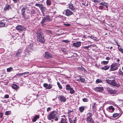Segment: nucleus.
Wrapping results in <instances>:
<instances>
[{
	"label": "nucleus",
	"mask_w": 123,
	"mask_h": 123,
	"mask_svg": "<svg viewBox=\"0 0 123 123\" xmlns=\"http://www.w3.org/2000/svg\"><path fill=\"white\" fill-rule=\"evenodd\" d=\"M87 118L86 121L87 123H95L92 117V114L90 112H89L86 114Z\"/></svg>",
	"instance_id": "7ed1b4c3"
},
{
	"label": "nucleus",
	"mask_w": 123,
	"mask_h": 123,
	"mask_svg": "<svg viewBox=\"0 0 123 123\" xmlns=\"http://www.w3.org/2000/svg\"><path fill=\"white\" fill-rule=\"evenodd\" d=\"M12 87L14 89L17 90L18 89V86L15 84H13L12 85Z\"/></svg>",
	"instance_id": "393cba45"
},
{
	"label": "nucleus",
	"mask_w": 123,
	"mask_h": 123,
	"mask_svg": "<svg viewBox=\"0 0 123 123\" xmlns=\"http://www.w3.org/2000/svg\"><path fill=\"white\" fill-rule=\"evenodd\" d=\"M119 115V113H115L113 114V117L114 118H115L117 117Z\"/></svg>",
	"instance_id": "c85d7f7f"
},
{
	"label": "nucleus",
	"mask_w": 123,
	"mask_h": 123,
	"mask_svg": "<svg viewBox=\"0 0 123 123\" xmlns=\"http://www.w3.org/2000/svg\"><path fill=\"white\" fill-rule=\"evenodd\" d=\"M96 37H92V39H93L94 40H95L96 39Z\"/></svg>",
	"instance_id": "e2e57ef3"
},
{
	"label": "nucleus",
	"mask_w": 123,
	"mask_h": 123,
	"mask_svg": "<svg viewBox=\"0 0 123 123\" xmlns=\"http://www.w3.org/2000/svg\"><path fill=\"white\" fill-rule=\"evenodd\" d=\"M3 116V114L2 113H0V118H2Z\"/></svg>",
	"instance_id": "13d9d810"
},
{
	"label": "nucleus",
	"mask_w": 123,
	"mask_h": 123,
	"mask_svg": "<svg viewBox=\"0 0 123 123\" xmlns=\"http://www.w3.org/2000/svg\"><path fill=\"white\" fill-rule=\"evenodd\" d=\"M108 3H105V2H103V5L105 6L106 8H108V6L107 5Z\"/></svg>",
	"instance_id": "c03bdc74"
},
{
	"label": "nucleus",
	"mask_w": 123,
	"mask_h": 123,
	"mask_svg": "<svg viewBox=\"0 0 123 123\" xmlns=\"http://www.w3.org/2000/svg\"><path fill=\"white\" fill-rule=\"evenodd\" d=\"M47 21V20L45 18H44L41 23V24H44Z\"/></svg>",
	"instance_id": "2f4dec72"
},
{
	"label": "nucleus",
	"mask_w": 123,
	"mask_h": 123,
	"mask_svg": "<svg viewBox=\"0 0 123 123\" xmlns=\"http://www.w3.org/2000/svg\"><path fill=\"white\" fill-rule=\"evenodd\" d=\"M97 110L96 103H94L93 105H92V110L93 112H96V111Z\"/></svg>",
	"instance_id": "dca6fc26"
},
{
	"label": "nucleus",
	"mask_w": 123,
	"mask_h": 123,
	"mask_svg": "<svg viewBox=\"0 0 123 123\" xmlns=\"http://www.w3.org/2000/svg\"><path fill=\"white\" fill-rule=\"evenodd\" d=\"M64 25L66 26H70V24H64Z\"/></svg>",
	"instance_id": "6e6d98bb"
},
{
	"label": "nucleus",
	"mask_w": 123,
	"mask_h": 123,
	"mask_svg": "<svg viewBox=\"0 0 123 123\" xmlns=\"http://www.w3.org/2000/svg\"><path fill=\"white\" fill-rule=\"evenodd\" d=\"M51 108L50 107H48L47 109V112H49V111L51 110Z\"/></svg>",
	"instance_id": "3c124183"
},
{
	"label": "nucleus",
	"mask_w": 123,
	"mask_h": 123,
	"mask_svg": "<svg viewBox=\"0 0 123 123\" xmlns=\"http://www.w3.org/2000/svg\"><path fill=\"white\" fill-rule=\"evenodd\" d=\"M110 68L109 66L107 65L105 66L104 67H102V69L105 70H106Z\"/></svg>",
	"instance_id": "5701e85b"
},
{
	"label": "nucleus",
	"mask_w": 123,
	"mask_h": 123,
	"mask_svg": "<svg viewBox=\"0 0 123 123\" xmlns=\"http://www.w3.org/2000/svg\"><path fill=\"white\" fill-rule=\"evenodd\" d=\"M119 75L121 76L123 75V72L121 70L119 71L118 72Z\"/></svg>",
	"instance_id": "4c0bfd02"
},
{
	"label": "nucleus",
	"mask_w": 123,
	"mask_h": 123,
	"mask_svg": "<svg viewBox=\"0 0 123 123\" xmlns=\"http://www.w3.org/2000/svg\"><path fill=\"white\" fill-rule=\"evenodd\" d=\"M73 109H70V110H68V114L70 113L71 112H73Z\"/></svg>",
	"instance_id": "09e8293b"
},
{
	"label": "nucleus",
	"mask_w": 123,
	"mask_h": 123,
	"mask_svg": "<svg viewBox=\"0 0 123 123\" xmlns=\"http://www.w3.org/2000/svg\"><path fill=\"white\" fill-rule=\"evenodd\" d=\"M57 85L59 87V88L60 89H62V86L60 85V84L58 82H57Z\"/></svg>",
	"instance_id": "79ce46f5"
},
{
	"label": "nucleus",
	"mask_w": 123,
	"mask_h": 123,
	"mask_svg": "<svg viewBox=\"0 0 123 123\" xmlns=\"http://www.w3.org/2000/svg\"><path fill=\"white\" fill-rule=\"evenodd\" d=\"M69 8L71 10H72L73 11H74V10H75L73 4H71V5H69Z\"/></svg>",
	"instance_id": "bb28decb"
},
{
	"label": "nucleus",
	"mask_w": 123,
	"mask_h": 123,
	"mask_svg": "<svg viewBox=\"0 0 123 123\" xmlns=\"http://www.w3.org/2000/svg\"><path fill=\"white\" fill-rule=\"evenodd\" d=\"M66 89L67 90H69L70 89L72 88L70 87V85H68L66 86Z\"/></svg>",
	"instance_id": "f704fd0d"
},
{
	"label": "nucleus",
	"mask_w": 123,
	"mask_h": 123,
	"mask_svg": "<svg viewBox=\"0 0 123 123\" xmlns=\"http://www.w3.org/2000/svg\"><path fill=\"white\" fill-rule=\"evenodd\" d=\"M77 118L75 117L74 118V119H73V118H69V122L70 123H76V119Z\"/></svg>",
	"instance_id": "9b49d317"
},
{
	"label": "nucleus",
	"mask_w": 123,
	"mask_h": 123,
	"mask_svg": "<svg viewBox=\"0 0 123 123\" xmlns=\"http://www.w3.org/2000/svg\"><path fill=\"white\" fill-rule=\"evenodd\" d=\"M122 53H123V49L122 48H120L118 49Z\"/></svg>",
	"instance_id": "a18cd8bd"
},
{
	"label": "nucleus",
	"mask_w": 123,
	"mask_h": 123,
	"mask_svg": "<svg viewBox=\"0 0 123 123\" xmlns=\"http://www.w3.org/2000/svg\"><path fill=\"white\" fill-rule=\"evenodd\" d=\"M4 97L6 98H8L9 97V96L8 94L4 96Z\"/></svg>",
	"instance_id": "603ef678"
},
{
	"label": "nucleus",
	"mask_w": 123,
	"mask_h": 123,
	"mask_svg": "<svg viewBox=\"0 0 123 123\" xmlns=\"http://www.w3.org/2000/svg\"><path fill=\"white\" fill-rule=\"evenodd\" d=\"M12 0L14 2V3H16L17 2V0Z\"/></svg>",
	"instance_id": "680f3d73"
},
{
	"label": "nucleus",
	"mask_w": 123,
	"mask_h": 123,
	"mask_svg": "<svg viewBox=\"0 0 123 123\" xmlns=\"http://www.w3.org/2000/svg\"><path fill=\"white\" fill-rule=\"evenodd\" d=\"M18 76H19L20 75L21 76H22L23 75V74H22V73H20L18 74Z\"/></svg>",
	"instance_id": "bf43d9fd"
},
{
	"label": "nucleus",
	"mask_w": 123,
	"mask_h": 123,
	"mask_svg": "<svg viewBox=\"0 0 123 123\" xmlns=\"http://www.w3.org/2000/svg\"><path fill=\"white\" fill-rule=\"evenodd\" d=\"M37 41L42 43H45V40L43 36L42 33L39 31H37L36 34Z\"/></svg>",
	"instance_id": "f03ea898"
},
{
	"label": "nucleus",
	"mask_w": 123,
	"mask_h": 123,
	"mask_svg": "<svg viewBox=\"0 0 123 123\" xmlns=\"http://www.w3.org/2000/svg\"><path fill=\"white\" fill-rule=\"evenodd\" d=\"M6 20H2L0 21V27H4L5 26Z\"/></svg>",
	"instance_id": "9d476101"
},
{
	"label": "nucleus",
	"mask_w": 123,
	"mask_h": 123,
	"mask_svg": "<svg viewBox=\"0 0 123 123\" xmlns=\"http://www.w3.org/2000/svg\"><path fill=\"white\" fill-rule=\"evenodd\" d=\"M29 73L28 72H26L24 73H22V74H28Z\"/></svg>",
	"instance_id": "864d4df0"
},
{
	"label": "nucleus",
	"mask_w": 123,
	"mask_h": 123,
	"mask_svg": "<svg viewBox=\"0 0 123 123\" xmlns=\"http://www.w3.org/2000/svg\"><path fill=\"white\" fill-rule=\"evenodd\" d=\"M100 0H94V1L95 3H98L100 2Z\"/></svg>",
	"instance_id": "de8ad7c7"
},
{
	"label": "nucleus",
	"mask_w": 123,
	"mask_h": 123,
	"mask_svg": "<svg viewBox=\"0 0 123 123\" xmlns=\"http://www.w3.org/2000/svg\"><path fill=\"white\" fill-rule=\"evenodd\" d=\"M81 43L80 42L75 43H73V45L76 47H79L81 45Z\"/></svg>",
	"instance_id": "2eb2a0df"
},
{
	"label": "nucleus",
	"mask_w": 123,
	"mask_h": 123,
	"mask_svg": "<svg viewBox=\"0 0 123 123\" xmlns=\"http://www.w3.org/2000/svg\"><path fill=\"white\" fill-rule=\"evenodd\" d=\"M52 57V56L50 54L47 52L45 53V57L46 58H49Z\"/></svg>",
	"instance_id": "6ab92c4d"
},
{
	"label": "nucleus",
	"mask_w": 123,
	"mask_h": 123,
	"mask_svg": "<svg viewBox=\"0 0 123 123\" xmlns=\"http://www.w3.org/2000/svg\"><path fill=\"white\" fill-rule=\"evenodd\" d=\"M39 116L38 115H37L35 116L32 119V121L33 122H35L37 119L39 117Z\"/></svg>",
	"instance_id": "a211bd4d"
},
{
	"label": "nucleus",
	"mask_w": 123,
	"mask_h": 123,
	"mask_svg": "<svg viewBox=\"0 0 123 123\" xmlns=\"http://www.w3.org/2000/svg\"><path fill=\"white\" fill-rule=\"evenodd\" d=\"M32 45V44H30L29 45H28V46L27 47L28 48V50L30 51V49L32 48L31 47Z\"/></svg>",
	"instance_id": "c9c22d12"
},
{
	"label": "nucleus",
	"mask_w": 123,
	"mask_h": 123,
	"mask_svg": "<svg viewBox=\"0 0 123 123\" xmlns=\"http://www.w3.org/2000/svg\"><path fill=\"white\" fill-rule=\"evenodd\" d=\"M44 18H45L46 20H47V21H50V16L48 15H46V16Z\"/></svg>",
	"instance_id": "7c9ffc66"
},
{
	"label": "nucleus",
	"mask_w": 123,
	"mask_h": 123,
	"mask_svg": "<svg viewBox=\"0 0 123 123\" xmlns=\"http://www.w3.org/2000/svg\"><path fill=\"white\" fill-rule=\"evenodd\" d=\"M70 92L71 94H73L74 92V91L73 90L72 88H71L70 90Z\"/></svg>",
	"instance_id": "58836bf2"
},
{
	"label": "nucleus",
	"mask_w": 123,
	"mask_h": 123,
	"mask_svg": "<svg viewBox=\"0 0 123 123\" xmlns=\"http://www.w3.org/2000/svg\"><path fill=\"white\" fill-rule=\"evenodd\" d=\"M58 99L60 100H66V98L65 97L62 95H59L57 97Z\"/></svg>",
	"instance_id": "4be33fe9"
},
{
	"label": "nucleus",
	"mask_w": 123,
	"mask_h": 123,
	"mask_svg": "<svg viewBox=\"0 0 123 123\" xmlns=\"http://www.w3.org/2000/svg\"><path fill=\"white\" fill-rule=\"evenodd\" d=\"M25 101H26V100H24L23 101V100H22V102L21 103H22V104H23V105L26 104L24 102Z\"/></svg>",
	"instance_id": "4d7b16f0"
},
{
	"label": "nucleus",
	"mask_w": 123,
	"mask_h": 123,
	"mask_svg": "<svg viewBox=\"0 0 123 123\" xmlns=\"http://www.w3.org/2000/svg\"><path fill=\"white\" fill-rule=\"evenodd\" d=\"M107 82L109 83L112 86H120V84L119 83L117 84L115 81V79L113 80H111L109 79L106 80Z\"/></svg>",
	"instance_id": "20e7f679"
},
{
	"label": "nucleus",
	"mask_w": 123,
	"mask_h": 123,
	"mask_svg": "<svg viewBox=\"0 0 123 123\" xmlns=\"http://www.w3.org/2000/svg\"><path fill=\"white\" fill-rule=\"evenodd\" d=\"M62 41L63 42L65 43H67L68 42H69V41L68 40H62Z\"/></svg>",
	"instance_id": "49530a36"
},
{
	"label": "nucleus",
	"mask_w": 123,
	"mask_h": 123,
	"mask_svg": "<svg viewBox=\"0 0 123 123\" xmlns=\"http://www.w3.org/2000/svg\"><path fill=\"white\" fill-rule=\"evenodd\" d=\"M12 69H13L12 67H10L7 68V72H10Z\"/></svg>",
	"instance_id": "a19ab883"
},
{
	"label": "nucleus",
	"mask_w": 123,
	"mask_h": 123,
	"mask_svg": "<svg viewBox=\"0 0 123 123\" xmlns=\"http://www.w3.org/2000/svg\"><path fill=\"white\" fill-rule=\"evenodd\" d=\"M11 113V111H5V114L6 115L8 116L10 115Z\"/></svg>",
	"instance_id": "cd10ccee"
},
{
	"label": "nucleus",
	"mask_w": 123,
	"mask_h": 123,
	"mask_svg": "<svg viewBox=\"0 0 123 123\" xmlns=\"http://www.w3.org/2000/svg\"><path fill=\"white\" fill-rule=\"evenodd\" d=\"M99 8L100 9H102L103 8V6H100L99 7Z\"/></svg>",
	"instance_id": "5fc2aeb1"
},
{
	"label": "nucleus",
	"mask_w": 123,
	"mask_h": 123,
	"mask_svg": "<svg viewBox=\"0 0 123 123\" xmlns=\"http://www.w3.org/2000/svg\"><path fill=\"white\" fill-rule=\"evenodd\" d=\"M73 12L69 9H67L66 11L65 15L68 16H70L73 14Z\"/></svg>",
	"instance_id": "0eeeda50"
},
{
	"label": "nucleus",
	"mask_w": 123,
	"mask_h": 123,
	"mask_svg": "<svg viewBox=\"0 0 123 123\" xmlns=\"http://www.w3.org/2000/svg\"><path fill=\"white\" fill-rule=\"evenodd\" d=\"M95 90L97 92H101L103 90V87H97L95 88Z\"/></svg>",
	"instance_id": "f3484780"
},
{
	"label": "nucleus",
	"mask_w": 123,
	"mask_h": 123,
	"mask_svg": "<svg viewBox=\"0 0 123 123\" xmlns=\"http://www.w3.org/2000/svg\"><path fill=\"white\" fill-rule=\"evenodd\" d=\"M59 117L58 113L55 111L50 112L47 116V118L49 120H51L53 119L56 121H58Z\"/></svg>",
	"instance_id": "f257e3e1"
},
{
	"label": "nucleus",
	"mask_w": 123,
	"mask_h": 123,
	"mask_svg": "<svg viewBox=\"0 0 123 123\" xmlns=\"http://www.w3.org/2000/svg\"><path fill=\"white\" fill-rule=\"evenodd\" d=\"M35 6L39 7L41 10H43L45 8V7L43 6V5L42 4H40L37 3L36 4Z\"/></svg>",
	"instance_id": "f8f14e48"
},
{
	"label": "nucleus",
	"mask_w": 123,
	"mask_h": 123,
	"mask_svg": "<svg viewBox=\"0 0 123 123\" xmlns=\"http://www.w3.org/2000/svg\"><path fill=\"white\" fill-rule=\"evenodd\" d=\"M108 61H103L101 62V63H102L104 64H106L108 63Z\"/></svg>",
	"instance_id": "37998d69"
},
{
	"label": "nucleus",
	"mask_w": 123,
	"mask_h": 123,
	"mask_svg": "<svg viewBox=\"0 0 123 123\" xmlns=\"http://www.w3.org/2000/svg\"><path fill=\"white\" fill-rule=\"evenodd\" d=\"M43 86L45 87L46 89H49L52 88V86L51 85L49 84L48 85L47 83H44L43 84Z\"/></svg>",
	"instance_id": "6e6552de"
},
{
	"label": "nucleus",
	"mask_w": 123,
	"mask_h": 123,
	"mask_svg": "<svg viewBox=\"0 0 123 123\" xmlns=\"http://www.w3.org/2000/svg\"><path fill=\"white\" fill-rule=\"evenodd\" d=\"M117 62H119L120 61V60L119 59H118L117 60Z\"/></svg>",
	"instance_id": "69168bd1"
},
{
	"label": "nucleus",
	"mask_w": 123,
	"mask_h": 123,
	"mask_svg": "<svg viewBox=\"0 0 123 123\" xmlns=\"http://www.w3.org/2000/svg\"><path fill=\"white\" fill-rule=\"evenodd\" d=\"M77 80H80L81 82H84L85 81V80L83 78H80V79H77Z\"/></svg>",
	"instance_id": "e433bc0d"
},
{
	"label": "nucleus",
	"mask_w": 123,
	"mask_h": 123,
	"mask_svg": "<svg viewBox=\"0 0 123 123\" xmlns=\"http://www.w3.org/2000/svg\"><path fill=\"white\" fill-rule=\"evenodd\" d=\"M2 101L4 103H6V102H7L6 100H2Z\"/></svg>",
	"instance_id": "0e129e2a"
},
{
	"label": "nucleus",
	"mask_w": 123,
	"mask_h": 123,
	"mask_svg": "<svg viewBox=\"0 0 123 123\" xmlns=\"http://www.w3.org/2000/svg\"><path fill=\"white\" fill-rule=\"evenodd\" d=\"M28 14L29 13L27 12H26L25 13L21 14V16L24 19H27L29 17Z\"/></svg>",
	"instance_id": "1a4fd4ad"
},
{
	"label": "nucleus",
	"mask_w": 123,
	"mask_h": 123,
	"mask_svg": "<svg viewBox=\"0 0 123 123\" xmlns=\"http://www.w3.org/2000/svg\"><path fill=\"white\" fill-rule=\"evenodd\" d=\"M26 8V7L25 6L21 10V14L25 13L26 12H25V9Z\"/></svg>",
	"instance_id": "a878e982"
},
{
	"label": "nucleus",
	"mask_w": 123,
	"mask_h": 123,
	"mask_svg": "<svg viewBox=\"0 0 123 123\" xmlns=\"http://www.w3.org/2000/svg\"><path fill=\"white\" fill-rule=\"evenodd\" d=\"M46 4L47 5H50L51 4V0H47Z\"/></svg>",
	"instance_id": "c756f323"
},
{
	"label": "nucleus",
	"mask_w": 123,
	"mask_h": 123,
	"mask_svg": "<svg viewBox=\"0 0 123 123\" xmlns=\"http://www.w3.org/2000/svg\"><path fill=\"white\" fill-rule=\"evenodd\" d=\"M92 36H88V37H90L91 38H92Z\"/></svg>",
	"instance_id": "774afa93"
},
{
	"label": "nucleus",
	"mask_w": 123,
	"mask_h": 123,
	"mask_svg": "<svg viewBox=\"0 0 123 123\" xmlns=\"http://www.w3.org/2000/svg\"><path fill=\"white\" fill-rule=\"evenodd\" d=\"M100 5H103V2H102L100 3Z\"/></svg>",
	"instance_id": "338daca9"
},
{
	"label": "nucleus",
	"mask_w": 123,
	"mask_h": 123,
	"mask_svg": "<svg viewBox=\"0 0 123 123\" xmlns=\"http://www.w3.org/2000/svg\"><path fill=\"white\" fill-rule=\"evenodd\" d=\"M85 107L84 106H81L79 108V110L81 112H83L85 110Z\"/></svg>",
	"instance_id": "b1692460"
},
{
	"label": "nucleus",
	"mask_w": 123,
	"mask_h": 123,
	"mask_svg": "<svg viewBox=\"0 0 123 123\" xmlns=\"http://www.w3.org/2000/svg\"><path fill=\"white\" fill-rule=\"evenodd\" d=\"M60 122V123H68L67 119L66 118H61V121Z\"/></svg>",
	"instance_id": "412c9836"
},
{
	"label": "nucleus",
	"mask_w": 123,
	"mask_h": 123,
	"mask_svg": "<svg viewBox=\"0 0 123 123\" xmlns=\"http://www.w3.org/2000/svg\"><path fill=\"white\" fill-rule=\"evenodd\" d=\"M45 31L47 34L49 35H50L52 33L51 31L50 30H46Z\"/></svg>",
	"instance_id": "473e14b6"
},
{
	"label": "nucleus",
	"mask_w": 123,
	"mask_h": 123,
	"mask_svg": "<svg viewBox=\"0 0 123 123\" xmlns=\"http://www.w3.org/2000/svg\"><path fill=\"white\" fill-rule=\"evenodd\" d=\"M21 52V51L20 50H18L17 53L16 54V56H19Z\"/></svg>",
	"instance_id": "ea45409f"
},
{
	"label": "nucleus",
	"mask_w": 123,
	"mask_h": 123,
	"mask_svg": "<svg viewBox=\"0 0 123 123\" xmlns=\"http://www.w3.org/2000/svg\"><path fill=\"white\" fill-rule=\"evenodd\" d=\"M109 111L111 112H113L115 110V108L112 106H111L108 107Z\"/></svg>",
	"instance_id": "4468645a"
},
{
	"label": "nucleus",
	"mask_w": 123,
	"mask_h": 123,
	"mask_svg": "<svg viewBox=\"0 0 123 123\" xmlns=\"http://www.w3.org/2000/svg\"><path fill=\"white\" fill-rule=\"evenodd\" d=\"M16 28L19 31H22L25 29L24 27L21 25H18Z\"/></svg>",
	"instance_id": "423d86ee"
},
{
	"label": "nucleus",
	"mask_w": 123,
	"mask_h": 123,
	"mask_svg": "<svg viewBox=\"0 0 123 123\" xmlns=\"http://www.w3.org/2000/svg\"><path fill=\"white\" fill-rule=\"evenodd\" d=\"M118 64L117 63H113L111 65L110 69V71H112L117 70L118 67L117 65Z\"/></svg>",
	"instance_id": "39448f33"
},
{
	"label": "nucleus",
	"mask_w": 123,
	"mask_h": 123,
	"mask_svg": "<svg viewBox=\"0 0 123 123\" xmlns=\"http://www.w3.org/2000/svg\"><path fill=\"white\" fill-rule=\"evenodd\" d=\"M90 46L89 45L87 46H85L83 47V48L85 49H88L90 47Z\"/></svg>",
	"instance_id": "8fccbe9b"
},
{
	"label": "nucleus",
	"mask_w": 123,
	"mask_h": 123,
	"mask_svg": "<svg viewBox=\"0 0 123 123\" xmlns=\"http://www.w3.org/2000/svg\"><path fill=\"white\" fill-rule=\"evenodd\" d=\"M11 9L12 7L9 5L7 4L6 6L4 9V10L5 11H6Z\"/></svg>",
	"instance_id": "aec40b11"
},
{
	"label": "nucleus",
	"mask_w": 123,
	"mask_h": 123,
	"mask_svg": "<svg viewBox=\"0 0 123 123\" xmlns=\"http://www.w3.org/2000/svg\"><path fill=\"white\" fill-rule=\"evenodd\" d=\"M102 82V81L101 80L99 79H97L96 81V83L97 84H98L99 83H100Z\"/></svg>",
	"instance_id": "72a5a7b5"
},
{
	"label": "nucleus",
	"mask_w": 123,
	"mask_h": 123,
	"mask_svg": "<svg viewBox=\"0 0 123 123\" xmlns=\"http://www.w3.org/2000/svg\"><path fill=\"white\" fill-rule=\"evenodd\" d=\"M106 60H109L110 59V58L109 57H107L106 58Z\"/></svg>",
	"instance_id": "052dcab7"
},
{
	"label": "nucleus",
	"mask_w": 123,
	"mask_h": 123,
	"mask_svg": "<svg viewBox=\"0 0 123 123\" xmlns=\"http://www.w3.org/2000/svg\"><path fill=\"white\" fill-rule=\"evenodd\" d=\"M106 89L109 93L112 94H114L116 92L115 90H112L108 87H106Z\"/></svg>",
	"instance_id": "ddd939ff"
}]
</instances>
